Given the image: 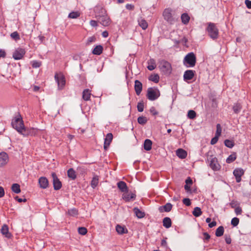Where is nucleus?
I'll return each mask as SVG.
<instances>
[{"mask_svg":"<svg viewBox=\"0 0 251 251\" xmlns=\"http://www.w3.org/2000/svg\"><path fill=\"white\" fill-rule=\"evenodd\" d=\"M158 63L160 70L164 75H169L171 73L172 66L168 61L161 59L159 60Z\"/></svg>","mask_w":251,"mask_h":251,"instance_id":"nucleus-1","label":"nucleus"},{"mask_svg":"<svg viewBox=\"0 0 251 251\" xmlns=\"http://www.w3.org/2000/svg\"><path fill=\"white\" fill-rule=\"evenodd\" d=\"M12 127L15 128L18 132L21 133L23 130L25 126L21 115H19L13 119L11 122Z\"/></svg>","mask_w":251,"mask_h":251,"instance_id":"nucleus-2","label":"nucleus"},{"mask_svg":"<svg viewBox=\"0 0 251 251\" xmlns=\"http://www.w3.org/2000/svg\"><path fill=\"white\" fill-rule=\"evenodd\" d=\"M206 28V31L208 35L212 39H216L219 36V29L216 25L213 23H208Z\"/></svg>","mask_w":251,"mask_h":251,"instance_id":"nucleus-3","label":"nucleus"},{"mask_svg":"<svg viewBox=\"0 0 251 251\" xmlns=\"http://www.w3.org/2000/svg\"><path fill=\"white\" fill-rule=\"evenodd\" d=\"M160 95V91L156 87H150L147 90V97L150 100H156Z\"/></svg>","mask_w":251,"mask_h":251,"instance_id":"nucleus-4","label":"nucleus"},{"mask_svg":"<svg viewBox=\"0 0 251 251\" xmlns=\"http://www.w3.org/2000/svg\"><path fill=\"white\" fill-rule=\"evenodd\" d=\"M55 81L58 84V87L59 89H62L66 84V80L64 75L62 73H55L54 75Z\"/></svg>","mask_w":251,"mask_h":251,"instance_id":"nucleus-5","label":"nucleus"},{"mask_svg":"<svg viewBox=\"0 0 251 251\" xmlns=\"http://www.w3.org/2000/svg\"><path fill=\"white\" fill-rule=\"evenodd\" d=\"M172 12L173 10L171 8H166L163 13L164 19L171 24H173L175 21Z\"/></svg>","mask_w":251,"mask_h":251,"instance_id":"nucleus-6","label":"nucleus"},{"mask_svg":"<svg viewBox=\"0 0 251 251\" xmlns=\"http://www.w3.org/2000/svg\"><path fill=\"white\" fill-rule=\"evenodd\" d=\"M39 129L36 128L34 127H30V128H25L24 127L23 130L22 131V134L24 136H35L37 135L38 132H39Z\"/></svg>","mask_w":251,"mask_h":251,"instance_id":"nucleus-7","label":"nucleus"},{"mask_svg":"<svg viewBox=\"0 0 251 251\" xmlns=\"http://www.w3.org/2000/svg\"><path fill=\"white\" fill-rule=\"evenodd\" d=\"M184 61L188 63L190 67H194L196 62V57L193 52L187 54L184 58Z\"/></svg>","mask_w":251,"mask_h":251,"instance_id":"nucleus-8","label":"nucleus"},{"mask_svg":"<svg viewBox=\"0 0 251 251\" xmlns=\"http://www.w3.org/2000/svg\"><path fill=\"white\" fill-rule=\"evenodd\" d=\"M51 176L52 177L53 185L55 190H58L61 189L62 187V183L58 179L56 174L54 172H52L51 174Z\"/></svg>","mask_w":251,"mask_h":251,"instance_id":"nucleus-9","label":"nucleus"},{"mask_svg":"<svg viewBox=\"0 0 251 251\" xmlns=\"http://www.w3.org/2000/svg\"><path fill=\"white\" fill-rule=\"evenodd\" d=\"M25 51L24 49L19 48L17 49L13 53V57L15 60L21 59L24 55Z\"/></svg>","mask_w":251,"mask_h":251,"instance_id":"nucleus-10","label":"nucleus"},{"mask_svg":"<svg viewBox=\"0 0 251 251\" xmlns=\"http://www.w3.org/2000/svg\"><path fill=\"white\" fill-rule=\"evenodd\" d=\"M244 170L242 168H236L233 171V174L237 182L239 183L241 181V177L244 175Z\"/></svg>","mask_w":251,"mask_h":251,"instance_id":"nucleus-11","label":"nucleus"},{"mask_svg":"<svg viewBox=\"0 0 251 251\" xmlns=\"http://www.w3.org/2000/svg\"><path fill=\"white\" fill-rule=\"evenodd\" d=\"M97 19L100 22V24L105 26L109 25L111 23V20L107 15L101 16Z\"/></svg>","mask_w":251,"mask_h":251,"instance_id":"nucleus-12","label":"nucleus"},{"mask_svg":"<svg viewBox=\"0 0 251 251\" xmlns=\"http://www.w3.org/2000/svg\"><path fill=\"white\" fill-rule=\"evenodd\" d=\"M94 10L96 18L107 15L105 9L102 7L97 6Z\"/></svg>","mask_w":251,"mask_h":251,"instance_id":"nucleus-13","label":"nucleus"},{"mask_svg":"<svg viewBox=\"0 0 251 251\" xmlns=\"http://www.w3.org/2000/svg\"><path fill=\"white\" fill-rule=\"evenodd\" d=\"M209 166L214 171H218L220 169L221 166L218 163L216 158H212L210 160Z\"/></svg>","mask_w":251,"mask_h":251,"instance_id":"nucleus-14","label":"nucleus"},{"mask_svg":"<svg viewBox=\"0 0 251 251\" xmlns=\"http://www.w3.org/2000/svg\"><path fill=\"white\" fill-rule=\"evenodd\" d=\"M136 198V194L135 193L130 192H125L122 195L123 199L126 201H129L131 200H135Z\"/></svg>","mask_w":251,"mask_h":251,"instance_id":"nucleus-15","label":"nucleus"},{"mask_svg":"<svg viewBox=\"0 0 251 251\" xmlns=\"http://www.w3.org/2000/svg\"><path fill=\"white\" fill-rule=\"evenodd\" d=\"M8 155L6 153L4 152L0 153V167L6 164L8 162Z\"/></svg>","mask_w":251,"mask_h":251,"instance_id":"nucleus-16","label":"nucleus"},{"mask_svg":"<svg viewBox=\"0 0 251 251\" xmlns=\"http://www.w3.org/2000/svg\"><path fill=\"white\" fill-rule=\"evenodd\" d=\"M113 139V135L111 133L107 134L104 139V149L107 150Z\"/></svg>","mask_w":251,"mask_h":251,"instance_id":"nucleus-17","label":"nucleus"},{"mask_svg":"<svg viewBox=\"0 0 251 251\" xmlns=\"http://www.w3.org/2000/svg\"><path fill=\"white\" fill-rule=\"evenodd\" d=\"M40 187L42 189H46L49 186V181L46 177H41L38 180Z\"/></svg>","mask_w":251,"mask_h":251,"instance_id":"nucleus-18","label":"nucleus"},{"mask_svg":"<svg viewBox=\"0 0 251 251\" xmlns=\"http://www.w3.org/2000/svg\"><path fill=\"white\" fill-rule=\"evenodd\" d=\"M143 85L142 83L138 80L135 81L134 89L137 95H140L142 90Z\"/></svg>","mask_w":251,"mask_h":251,"instance_id":"nucleus-19","label":"nucleus"},{"mask_svg":"<svg viewBox=\"0 0 251 251\" xmlns=\"http://www.w3.org/2000/svg\"><path fill=\"white\" fill-rule=\"evenodd\" d=\"M195 71L188 70L186 71L183 75V78L185 80H189L192 79L194 76Z\"/></svg>","mask_w":251,"mask_h":251,"instance_id":"nucleus-20","label":"nucleus"},{"mask_svg":"<svg viewBox=\"0 0 251 251\" xmlns=\"http://www.w3.org/2000/svg\"><path fill=\"white\" fill-rule=\"evenodd\" d=\"M117 187L123 193L128 192V187L126 183L123 181H120L117 183Z\"/></svg>","mask_w":251,"mask_h":251,"instance_id":"nucleus-21","label":"nucleus"},{"mask_svg":"<svg viewBox=\"0 0 251 251\" xmlns=\"http://www.w3.org/2000/svg\"><path fill=\"white\" fill-rule=\"evenodd\" d=\"M0 232L1 234L7 238L11 237V233L9 232V228L6 225H3L1 228Z\"/></svg>","mask_w":251,"mask_h":251,"instance_id":"nucleus-22","label":"nucleus"},{"mask_svg":"<svg viewBox=\"0 0 251 251\" xmlns=\"http://www.w3.org/2000/svg\"><path fill=\"white\" fill-rule=\"evenodd\" d=\"M172 204L170 203H167L164 206H160L159 207V210L160 212H170L172 208Z\"/></svg>","mask_w":251,"mask_h":251,"instance_id":"nucleus-23","label":"nucleus"},{"mask_svg":"<svg viewBox=\"0 0 251 251\" xmlns=\"http://www.w3.org/2000/svg\"><path fill=\"white\" fill-rule=\"evenodd\" d=\"M91 96V91L89 89H85L83 90L82 92V99L84 100H90Z\"/></svg>","mask_w":251,"mask_h":251,"instance_id":"nucleus-24","label":"nucleus"},{"mask_svg":"<svg viewBox=\"0 0 251 251\" xmlns=\"http://www.w3.org/2000/svg\"><path fill=\"white\" fill-rule=\"evenodd\" d=\"M176 153L177 156L181 159L185 158L187 154V152L182 149H177Z\"/></svg>","mask_w":251,"mask_h":251,"instance_id":"nucleus-25","label":"nucleus"},{"mask_svg":"<svg viewBox=\"0 0 251 251\" xmlns=\"http://www.w3.org/2000/svg\"><path fill=\"white\" fill-rule=\"evenodd\" d=\"M152 141L150 139H146L144 143V149L147 151H149L151 149Z\"/></svg>","mask_w":251,"mask_h":251,"instance_id":"nucleus-26","label":"nucleus"},{"mask_svg":"<svg viewBox=\"0 0 251 251\" xmlns=\"http://www.w3.org/2000/svg\"><path fill=\"white\" fill-rule=\"evenodd\" d=\"M133 211L135 214L136 217L138 218H143L145 216V213L144 212L141 211L137 207H134L133 208Z\"/></svg>","mask_w":251,"mask_h":251,"instance_id":"nucleus-27","label":"nucleus"},{"mask_svg":"<svg viewBox=\"0 0 251 251\" xmlns=\"http://www.w3.org/2000/svg\"><path fill=\"white\" fill-rule=\"evenodd\" d=\"M116 231L119 234H123L127 233V229L124 226L118 225L116 226Z\"/></svg>","mask_w":251,"mask_h":251,"instance_id":"nucleus-28","label":"nucleus"},{"mask_svg":"<svg viewBox=\"0 0 251 251\" xmlns=\"http://www.w3.org/2000/svg\"><path fill=\"white\" fill-rule=\"evenodd\" d=\"M138 24L139 26L144 30H145L147 28L148 26V24L147 22V21L142 18H140L138 20Z\"/></svg>","mask_w":251,"mask_h":251,"instance_id":"nucleus-29","label":"nucleus"},{"mask_svg":"<svg viewBox=\"0 0 251 251\" xmlns=\"http://www.w3.org/2000/svg\"><path fill=\"white\" fill-rule=\"evenodd\" d=\"M190 19V17L187 13H183L181 16V22L184 25H187Z\"/></svg>","mask_w":251,"mask_h":251,"instance_id":"nucleus-30","label":"nucleus"},{"mask_svg":"<svg viewBox=\"0 0 251 251\" xmlns=\"http://www.w3.org/2000/svg\"><path fill=\"white\" fill-rule=\"evenodd\" d=\"M67 175L72 180H75L76 177L75 172L73 168H70L68 170Z\"/></svg>","mask_w":251,"mask_h":251,"instance_id":"nucleus-31","label":"nucleus"},{"mask_svg":"<svg viewBox=\"0 0 251 251\" xmlns=\"http://www.w3.org/2000/svg\"><path fill=\"white\" fill-rule=\"evenodd\" d=\"M163 225L167 228L170 227L172 226V221L170 218L165 217L163 220Z\"/></svg>","mask_w":251,"mask_h":251,"instance_id":"nucleus-32","label":"nucleus"},{"mask_svg":"<svg viewBox=\"0 0 251 251\" xmlns=\"http://www.w3.org/2000/svg\"><path fill=\"white\" fill-rule=\"evenodd\" d=\"M103 50V47L101 45L96 46L92 51V53L95 55H100Z\"/></svg>","mask_w":251,"mask_h":251,"instance_id":"nucleus-33","label":"nucleus"},{"mask_svg":"<svg viewBox=\"0 0 251 251\" xmlns=\"http://www.w3.org/2000/svg\"><path fill=\"white\" fill-rule=\"evenodd\" d=\"M242 105L239 103H234L232 106V109L235 114L239 113L242 109Z\"/></svg>","mask_w":251,"mask_h":251,"instance_id":"nucleus-34","label":"nucleus"},{"mask_svg":"<svg viewBox=\"0 0 251 251\" xmlns=\"http://www.w3.org/2000/svg\"><path fill=\"white\" fill-rule=\"evenodd\" d=\"M148 64L149 65L147 67V68L150 71H152L156 67L155 60L153 59H150L149 62H148Z\"/></svg>","mask_w":251,"mask_h":251,"instance_id":"nucleus-35","label":"nucleus"},{"mask_svg":"<svg viewBox=\"0 0 251 251\" xmlns=\"http://www.w3.org/2000/svg\"><path fill=\"white\" fill-rule=\"evenodd\" d=\"M99 183V177L98 176H95L91 180V186L93 188H95Z\"/></svg>","mask_w":251,"mask_h":251,"instance_id":"nucleus-36","label":"nucleus"},{"mask_svg":"<svg viewBox=\"0 0 251 251\" xmlns=\"http://www.w3.org/2000/svg\"><path fill=\"white\" fill-rule=\"evenodd\" d=\"M224 228L223 226H220L218 227L215 232V235L217 237H221L224 234Z\"/></svg>","mask_w":251,"mask_h":251,"instance_id":"nucleus-37","label":"nucleus"},{"mask_svg":"<svg viewBox=\"0 0 251 251\" xmlns=\"http://www.w3.org/2000/svg\"><path fill=\"white\" fill-rule=\"evenodd\" d=\"M11 189L13 192L16 194H19L21 192L20 185L17 183H14L12 184Z\"/></svg>","mask_w":251,"mask_h":251,"instance_id":"nucleus-38","label":"nucleus"},{"mask_svg":"<svg viewBox=\"0 0 251 251\" xmlns=\"http://www.w3.org/2000/svg\"><path fill=\"white\" fill-rule=\"evenodd\" d=\"M192 213L194 216L198 217L201 215L202 211L200 207H196L194 208Z\"/></svg>","mask_w":251,"mask_h":251,"instance_id":"nucleus-39","label":"nucleus"},{"mask_svg":"<svg viewBox=\"0 0 251 251\" xmlns=\"http://www.w3.org/2000/svg\"><path fill=\"white\" fill-rule=\"evenodd\" d=\"M149 79L155 83H157L159 80V76L158 74L151 75L150 76Z\"/></svg>","mask_w":251,"mask_h":251,"instance_id":"nucleus-40","label":"nucleus"},{"mask_svg":"<svg viewBox=\"0 0 251 251\" xmlns=\"http://www.w3.org/2000/svg\"><path fill=\"white\" fill-rule=\"evenodd\" d=\"M137 121L139 124L144 125L147 123L148 119L146 117L142 116L138 118Z\"/></svg>","mask_w":251,"mask_h":251,"instance_id":"nucleus-41","label":"nucleus"},{"mask_svg":"<svg viewBox=\"0 0 251 251\" xmlns=\"http://www.w3.org/2000/svg\"><path fill=\"white\" fill-rule=\"evenodd\" d=\"M225 145L229 148H232L234 146V143L233 141L226 139L224 141Z\"/></svg>","mask_w":251,"mask_h":251,"instance_id":"nucleus-42","label":"nucleus"},{"mask_svg":"<svg viewBox=\"0 0 251 251\" xmlns=\"http://www.w3.org/2000/svg\"><path fill=\"white\" fill-rule=\"evenodd\" d=\"M68 214L71 216H75L78 215V210L76 208H72L69 209Z\"/></svg>","mask_w":251,"mask_h":251,"instance_id":"nucleus-43","label":"nucleus"},{"mask_svg":"<svg viewBox=\"0 0 251 251\" xmlns=\"http://www.w3.org/2000/svg\"><path fill=\"white\" fill-rule=\"evenodd\" d=\"M187 117L190 119H194L196 117V113L194 110H190L187 113Z\"/></svg>","mask_w":251,"mask_h":251,"instance_id":"nucleus-44","label":"nucleus"},{"mask_svg":"<svg viewBox=\"0 0 251 251\" xmlns=\"http://www.w3.org/2000/svg\"><path fill=\"white\" fill-rule=\"evenodd\" d=\"M236 159V155L235 153L230 155L226 159V162L227 163H230L234 161Z\"/></svg>","mask_w":251,"mask_h":251,"instance_id":"nucleus-45","label":"nucleus"},{"mask_svg":"<svg viewBox=\"0 0 251 251\" xmlns=\"http://www.w3.org/2000/svg\"><path fill=\"white\" fill-rule=\"evenodd\" d=\"M32 67L33 68H37L40 67L42 65V62L39 61L33 60L31 62Z\"/></svg>","mask_w":251,"mask_h":251,"instance_id":"nucleus-46","label":"nucleus"},{"mask_svg":"<svg viewBox=\"0 0 251 251\" xmlns=\"http://www.w3.org/2000/svg\"><path fill=\"white\" fill-rule=\"evenodd\" d=\"M78 232L79 234L84 235L87 232V229L84 227H80L78 228Z\"/></svg>","mask_w":251,"mask_h":251,"instance_id":"nucleus-47","label":"nucleus"},{"mask_svg":"<svg viewBox=\"0 0 251 251\" xmlns=\"http://www.w3.org/2000/svg\"><path fill=\"white\" fill-rule=\"evenodd\" d=\"M79 16V14L77 12H72L69 14V18L75 19Z\"/></svg>","mask_w":251,"mask_h":251,"instance_id":"nucleus-48","label":"nucleus"},{"mask_svg":"<svg viewBox=\"0 0 251 251\" xmlns=\"http://www.w3.org/2000/svg\"><path fill=\"white\" fill-rule=\"evenodd\" d=\"M10 36L12 39L15 40H18L20 39V35L17 31L12 32Z\"/></svg>","mask_w":251,"mask_h":251,"instance_id":"nucleus-49","label":"nucleus"},{"mask_svg":"<svg viewBox=\"0 0 251 251\" xmlns=\"http://www.w3.org/2000/svg\"><path fill=\"white\" fill-rule=\"evenodd\" d=\"M144 107V102L143 101L139 102L138 103L137 108V110L139 112H141L143 111Z\"/></svg>","mask_w":251,"mask_h":251,"instance_id":"nucleus-50","label":"nucleus"},{"mask_svg":"<svg viewBox=\"0 0 251 251\" xmlns=\"http://www.w3.org/2000/svg\"><path fill=\"white\" fill-rule=\"evenodd\" d=\"M239 219L236 217L232 218L231 221V224L234 226H237L239 224Z\"/></svg>","mask_w":251,"mask_h":251,"instance_id":"nucleus-51","label":"nucleus"},{"mask_svg":"<svg viewBox=\"0 0 251 251\" xmlns=\"http://www.w3.org/2000/svg\"><path fill=\"white\" fill-rule=\"evenodd\" d=\"M216 128H217V129H216L215 135L220 136L221 135V132H222V128H221L220 124H218L216 125Z\"/></svg>","mask_w":251,"mask_h":251,"instance_id":"nucleus-52","label":"nucleus"},{"mask_svg":"<svg viewBox=\"0 0 251 251\" xmlns=\"http://www.w3.org/2000/svg\"><path fill=\"white\" fill-rule=\"evenodd\" d=\"M211 106L212 107L216 108L218 107V101L216 98H213L212 99V104Z\"/></svg>","mask_w":251,"mask_h":251,"instance_id":"nucleus-53","label":"nucleus"},{"mask_svg":"<svg viewBox=\"0 0 251 251\" xmlns=\"http://www.w3.org/2000/svg\"><path fill=\"white\" fill-rule=\"evenodd\" d=\"M182 202L184 204H185L186 206H190L191 204L190 200L189 198H184Z\"/></svg>","mask_w":251,"mask_h":251,"instance_id":"nucleus-54","label":"nucleus"},{"mask_svg":"<svg viewBox=\"0 0 251 251\" xmlns=\"http://www.w3.org/2000/svg\"><path fill=\"white\" fill-rule=\"evenodd\" d=\"M219 137L217 135H215L214 137H213L210 142V143L211 145H214L218 141Z\"/></svg>","mask_w":251,"mask_h":251,"instance_id":"nucleus-55","label":"nucleus"},{"mask_svg":"<svg viewBox=\"0 0 251 251\" xmlns=\"http://www.w3.org/2000/svg\"><path fill=\"white\" fill-rule=\"evenodd\" d=\"M235 212L237 215H241L242 212V208L239 206L236 207L235 208Z\"/></svg>","mask_w":251,"mask_h":251,"instance_id":"nucleus-56","label":"nucleus"},{"mask_svg":"<svg viewBox=\"0 0 251 251\" xmlns=\"http://www.w3.org/2000/svg\"><path fill=\"white\" fill-rule=\"evenodd\" d=\"M150 111L153 115H156L158 113V112L156 111L155 108L153 106L151 107L150 108Z\"/></svg>","mask_w":251,"mask_h":251,"instance_id":"nucleus-57","label":"nucleus"},{"mask_svg":"<svg viewBox=\"0 0 251 251\" xmlns=\"http://www.w3.org/2000/svg\"><path fill=\"white\" fill-rule=\"evenodd\" d=\"M126 7L127 10H133L134 8V6L133 4L128 3L126 5Z\"/></svg>","mask_w":251,"mask_h":251,"instance_id":"nucleus-58","label":"nucleus"},{"mask_svg":"<svg viewBox=\"0 0 251 251\" xmlns=\"http://www.w3.org/2000/svg\"><path fill=\"white\" fill-rule=\"evenodd\" d=\"M203 235L204 236V238H203V240H206V241H207L210 238V235L207 233V232H204L203 233Z\"/></svg>","mask_w":251,"mask_h":251,"instance_id":"nucleus-59","label":"nucleus"},{"mask_svg":"<svg viewBox=\"0 0 251 251\" xmlns=\"http://www.w3.org/2000/svg\"><path fill=\"white\" fill-rule=\"evenodd\" d=\"M15 199L17 201L19 202H26V199H22V198H19L18 196H16L15 197Z\"/></svg>","mask_w":251,"mask_h":251,"instance_id":"nucleus-60","label":"nucleus"},{"mask_svg":"<svg viewBox=\"0 0 251 251\" xmlns=\"http://www.w3.org/2000/svg\"><path fill=\"white\" fill-rule=\"evenodd\" d=\"M90 24L93 27H96L98 25L97 22L95 20L90 21Z\"/></svg>","mask_w":251,"mask_h":251,"instance_id":"nucleus-61","label":"nucleus"},{"mask_svg":"<svg viewBox=\"0 0 251 251\" xmlns=\"http://www.w3.org/2000/svg\"><path fill=\"white\" fill-rule=\"evenodd\" d=\"M245 4L248 8H251V1L250 0H245Z\"/></svg>","mask_w":251,"mask_h":251,"instance_id":"nucleus-62","label":"nucleus"},{"mask_svg":"<svg viewBox=\"0 0 251 251\" xmlns=\"http://www.w3.org/2000/svg\"><path fill=\"white\" fill-rule=\"evenodd\" d=\"M185 183L187 185H191L193 183V181L191 178L189 177L186 179Z\"/></svg>","mask_w":251,"mask_h":251,"instance_id":"nucleus-63","label":"nucleus"},{"mask_svg":"<svg viewBox=\"0 0 251 251\" xmlns=\"http://www.w3.org/2000/svg\"><path fill=\"white\" fill-rule=\"evenodd\" d=\"M216 224H217V223L216 221H213L212 222H210L209 224H208V226L210 227V228H212L215 226H216Z\"/></svg>","mask_w":251,"mask_h":251,"instance_id":"nucleus-64","label":"nucleus"}]
</instances>
